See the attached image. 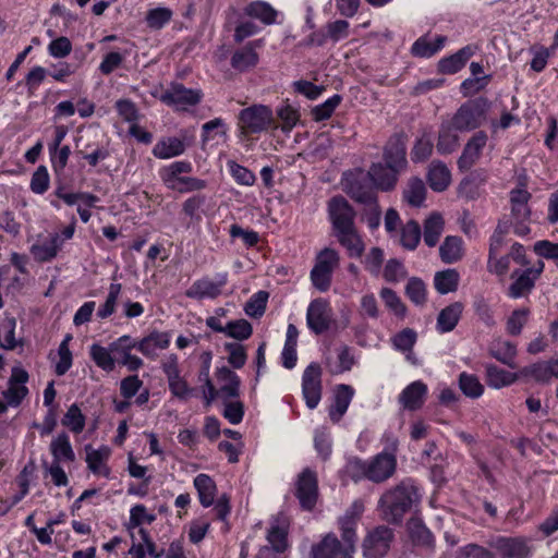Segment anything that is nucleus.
Returning <instances> with one entry per match:
<instances>
[{
  "mask_svg": "<svg viewBox=\"0 0 558 558\" xmlns=\"http://www.w3.org/2000/svg\"><path fill=\"white\" fill-rule=\"evenodd\" d=\"M331 308L327 300H313L306 313V323L308 328L316 335H322L330 328Z\"/></svg>",
  "mask_w": 558,
  "mask_h": 558,
  "instance_id": "4468645a",
  "label": "nucleus"
},
{
  "mask_svg": "<svg viewBox=\"0 0 558 558\" xmlns=\"http://www.w3.org/2000/svg\"><path fill=\"white\" fill-rule=\"evenodd\" d=\"M364 511V504L361 500H355L344 515L339 519V525L341 533L357 541L356 525L360 517Z\"/></svg>",
  "mask_w": 558,
  "mask_h": 558,
  "instance_id": "473e14b6",
  "label": "nucleus"
},
{
  "mask_svg": "<svg viewBox=\"0 0 558 558\" xmlns=\"http://www.w3.org/2000/svg\"><path fill=\"white\" fill-rule=\"evenodd\" d=\"M385 165L403 172L408 168L407 143L402 134L392 135L384 147Z\"/></svg>",
  "mask_w": 558,
  "mask_h": 558,
  "instance_id": "2eb2a0df",
  "label": "nucleus"
},
{
  "mask_svg": "<svg viewBox=\"0 0 558 558\" xmlns=\"http://www.w3.org/2000/svg\"><path fill=\"white\" fill-rule=\"evenodd\" d=\"M489 355L496 359L498 362L511 367L515 368L517 364L514 362L517 356V347L510 341L507 340H494L488 349Z\"/></svg>",
  "mask_w": 558,
  "mask_h": 558,
  "instance_id": "2f4dec72",
  "label": "nucleus"
},
{
  "mask_svg": "<svg viewBox=\"0 0 558 558\" xmlns=\"http://www.w3.org/2000/svg\"><path fill=\"white\" fill-rule=\"evenodd\" d=\"M227 282V272L217 274L214 279L206 276L194 281L185 294L195 300L216 299L221 294Z\"/></svg>",
  "mask_w": 558,
  "mask_h": 558,
  "instance_id": "9b49d317",
  "label": "nucleus"
},
{
  "mask_svg": "<svg viewBox=\"0 0 558 558\" xmlns=\"http://www.w3.org/2000/svg\"><path fill=\"white\" fill-rule=\"evenodd\" d=\"M487 140V134L484 131H478L468 141L458 160L460 169H470L475 163L482 149L486 146Z\"/></svg>",
  "mask_w": 558,
  "mask_h": 558,
  "instance_id": "aec40b11",
  "label": "nucleus"
},
{
  "mask_svg": "<svg viewBox=\"0 0 558 558\" xmlns=\"http://www.w3.org/2000/svg\"><path fill=\"white\" fill-rule=\"evenodd\" d=\"M521 377H532L539 384H549L553 375L549 361L536 362L520 369Z\"/></svg>",
  "mask_w": 558,
  "mask_h": 558,
  "instance_id": "37998d69",
  "label": "nucleus"
},
{
  "mask_svg": "<svg viewBox=\"0 0 558 558\" xmlns=\"http://www.w3.org/2000/svg\"><path fill=\"white\" fill-rule=\"evenodd\" d=\"M434 144L432 138L424 134L417 138L411 150V159L413 162H422L429 158L433 153Z\"/></svg>",
  "mask_w": 558,
  "mask_h": 558,
  "instance_id": "13d9d810",
  "label": "nucleus"
},
{
  "mask_svg": "<svg viewBox=\"0 0 558 558\" xmlns=\"http://www.w3.org/2000/svg\"><path fill=\"white\" fill-rule=\"evenodd\" d=\"M267 546L259 549L257 558H272L274 554H281L288 547L287 531L279 525H271L267 533Z\"/></svg>",
  "mask_w": 558,
  "mask_h": 558,
  "instance_id": "4be33fe9",
  "label": "nucleus"
},
{
  "mask_svg": "<svg viewBox=\"0 0 558 558\" xmlns=\"http://www.w3.org/2000/svg\"><path fill=\"white\" fill-rule=\"evenodd\" d=\"M460 275L456 269L437 271L434 276V287L440 294H448L458 289Z\"/></svg>",
  "mask_w": 558,
  "mask_h": 558,
  "instance_id": "58836bf2",
  "label": "nucleus"
},
{
  "mask_svg": "<svg viewBox=\"0 0 558 558\" xmlns=\"http://www.w3.org/2000/svg\"><path fill=\"white\" fill-rule=\"evenodd\" d=\"M354 396V389L350 385H338L332 403L329 408V417L333 423H338L345 414Z\"/></svg>",
  "mask_w": 558,
  "mask_h": 558,
  "instance_id": "412c9836",
  "label": "nucleus"
},
{
  "mask_svg": "<svg viewBox=\"0 0 558 558\" xmlns=\"http://www.w3.org/2000/svg\"><path fill=\"white\" fill-rule=\"evenodd\" d=\"M343 190L353 201L363 205L375 204L377 201L375 186L362 170L344 179Z\"/></svg>",
  "mask_w": 558,
  "mask_h": 558,
  "instance_id": "1a4fd4ad",
  "label": "nucleus"
},
{
  "mask_svg": "<svg viewBox=\"0 0 558 558\" xmlns=\"http://www.w3.org/2000/svg\"><path fill=\"white\" fill-rule=\"evenodd\" d=\"M395 538L392 529L378 525L369 531L363 539L362 548L365 558H383L390 549Z\"/></svg>",
  "mask_w": 558,
  "mask_h": 558,
  "instance_id": "6e6552de",
  "label": "nucleus"
},
{
  "mask_svg": "<svg viewBox=\"0 0 558 558\" xmlns=\"http://www.w3.org/2000/svg\"><path fill=\"white\" fill-rule=\"evenodd\" d=\"M463 241L459 236L449 235L439 247V255L444 263L453 264L463 256Z\"/></svg>",
  "mask_w": 558,
  "mask_h": 558,
  "instance_id": "e433bc0d",
  "label": "nucleus"
},
{
  "mask_svg": "<svg viewBox=\"0 0 558 558\" xmlns=\"http://www.w3.org/2000/svg\"><path fill=\"white\" fill-rule=\"evenodd\" d=\"M463 304L461 302H453L442 308L436 320V329L439 333H447L452 331L458 325L462 313Z\"/></svg>",
  "mask_w": 558,
  "mask_h": 558,
  "instance_id": "c85d7f7f",
  "label": "nucleus"
},
{
  "mask_svg": "<svg viewBox=\"0 0 558 558\" xmlns=\"http://www.w3.org/2000/svg\"><path fill=\"white\" fill-rule=\"evenodd\" d=\"M356 539L341 533V539L336 534H326L311 548V558H353Z\"/></svg>",
  "mask_w": 558,
  "mask_h": 558,
  "instance_id": "20e7f679",
  "label": "nucleus"
},
{
  "mask_svg": "<svg viewBox=\"0 0 558 558\" xmlns=\"http://www.w3.org/2000/svg\"><path fill=\"white\" fill-rule=\"evenodd\" d=\"M530 311L527 308L514 310L507 320V332L511 336L521 333L523 326L527 322Z\"/></svg>",
  "mask_w": 558,
  "mask_h": 558,
  "instance_id": "0e129e2a",
  "label": "nucleus"
},
{
  "mask_svg": "<svg viewBox=\"0 0 558 558\" xmlns=\"http://www.w3.org/2000/svg\"><path fill=\"white\" fill-rule=\"evenodd\" d=\"M302 393L306 405L315 409L322 399V368L318 363H311L302 376Z\"/></svg>",
  "mask_w": 558,
  "mask_h": 558,
  "instance_id": "f8f14e48",
  "label": "nucleus"
},
{
  "mask_svg": "<svg viewBox=\"0 0 558 558\" xmlns=\"http://www.w3.org/2000/svg\"><path fill=\"white\" fill-rule=\"evenodd\" d=\"M207 186L205 180L193 178V177H183L181 179H177L174 183L169 184L167 187L179 193H189L194 191H201Z\"/></svg>",
  "mask_w": 558,
  "mask_h": 558,
  "instance_id": "680f3d73",
  "label": "nucleus"
},
{
  "mask_svg": "<svg viewBox=\"0 0 558 558\" xmlns=\"http://www.w3.org/2000/svg\"><path fill=\"white\" fill-rule=\"evenodd\" d=\"M494 547L499 558H531L533 554L531 539L524 536H500L495 541Z\"/></svg>",
  "mask_w": 558,
  "mask_h": 558,
  "instance_id": "ddd939ff",
  "label": "nucleus"
},
{
  "mask_svg": "<svg viewBox=\"0 0 558 558\" xmlns=\"http://www.w3.org/2000/svg\"><path fill=\"white\" fill-rule=\"evenodd\" d=\"M426 196V187L422 179L413 177L408 181L403 191V198L413 207L423 205Z\"/></svg>",
  "mask_w": 558,
  "mask_h": 558,
  "instance_id": "79ce46f5",
  "label": "nucleus"
},
{
  "mask_svg": "<svg viewBox=\"0 0 558 558\" xmlns=\"http://www.w3.org/2000/svg\"><path fill=\"white\" fill-rule=\"evenodd\" d=\"M277 116L282 121V131L290 132L300 119L299 111L289 104H283L277 110Z\"/></svg>",
  "mask_w": 558,
  "mask_h": 558,
  "instance_id": "69168bd1",
  "label": "nucleus"
},
{
  "mask_svg": "<svg viewBox=\"0 0 558 558\" xmlns=\"http://www.w3.org/2000/svg\"><path fill=\"white\" fill-rule=\"evenodd\" d=\"M244 15L257 20L264 25H272L277 22L279 12L268 2L256 0L246 4L243 9Z\"/></svg>",
  "mask_w": 558,
  "mask_h": 558,
  "instance_id": "bb28decb",
  "label": "nucleus"
},
{
  "mask_svg": "<svg viewBox=\"0 0 558 558\" xmlns=\"http://www.w3.org/2000/svg\"><path fill=\"white\" fill-rule=\"evenodd\" d=\"M404 292L409 300L416 306L425 305L427 301V288L421 278H410L405 284Z\"/></svg>",
  "mask_w": 558,
  "mask_h": 558,
  "instance_id": "c03bdc74",
  "label": "nucleus"
},
{
  "mask_svg": "<svg viewBox=\"0 0 558 558\" xmlns=\"http://www.w3.org/2000/svg\"><path fill=\"white\" fill-rule=\"evenodd\" d=\"M485 179L486 178L483 173H470L460 183L461 194L466 198L473 199L477 194L476 189L485 181Z\"/></svg>",
  "mask_w": 558,
  "mask_h": 558,
  "instance_id": "338daca9",
  "label": "nucleus"
},
{
  "mask_svg": "<svg viewBox=\"0 0 558 558\" xmlns=\"http://www.w3.org/2000/svg\"><path fill=\"white\" fill-rule=\"evenodd\" d=\"M274 124L272 110L265 105H252L238 116V126L242 135L259 134Z\"/></svg>",
  "mask_w": 558,
  "mask_h": 558,
  "instance_id": "39448f33",
  "label": "nucleus"
},
{
  "mask_svg": "<svg viewBox=\"0 0 558 558\" xmlns=\"http://www.w3.org/2000/svg\"><path fill=\"white\" fill-rule=\"evenodd\" d=\"M386 307L397 317L403 319L407 315V306L400 296L390 288H383L379 292Z\"/></svg>",
  "mask_w": 558,
  "mask_h": 558,
  "instance_id": "8fccbe9b",
  "label": "nucleus"
},
{
  "mask_svg": "<svg viewBox=\"0 0 558 558\" xmlns=\"http://www.w3.org/2000/svg\"><path fill=\"white\" fill-rule=\"evenodd\" d=\"M451 181V173L447 166L441 161H433L427 172V182L435 192L445 191Z\"/></svg>",
  "mask_w": 558,
  "mask_h": 558,
  "instance_id": "7c9ffc66",
  "label": "nucleus"
},
{
  "mask_svg": "<svg viewBox=\"0 0 558 558\" xmlns=\"http://www.w3.org/2000/svg\"><path fill=\"white\" fill-rule=\"evenodd\" d=\"M327 213L331 234L345 248L349 257L360 258L365 251V244L355 226L354 208L343 196L337 195L328 201Z\"/></svg>",
  "mask_w": 558,
  "mask_h": 558,
  "instance_id": "f257e3e1",
  "label": "nucleus"
},
{
  "mask_svg": "<svg viewBox=\"0 0 558 558\" xmlns=\"http://www.w3.org/2000/svg\"><path fill=\"white\" fill-rule=\"evenodd\" d=\"M111 352V348L107 349L96 343L90 347L92 360L105 372H112L114 369L116 363Z\"/></svg>",
  "mask_w": 558,
  "mask_h": 558,
  "instance_id": "603ef678",
  "label": "nucleus"
},
{
  "mask_svg": "<svg viewBox=\"0 0 558 558\" xmlns=\"http://www.w3.org/2000/svg\"><path fill=\"white\" fill-rule=\"evenodd\" d=\"M397 458L393 453L380 452L368 460V480L373 483H383L396 472Z\"/></svg>",
  "mask_w": 558,
  "mask_h": 558,
  "instance_id": "dca6fc26",
  "label": "nucleus"
},
{
  "mask_svg": "<svg viewBox=\"0 0 558 558\" xmlns=\"http://www.w3.org/2000/svg\"><path fill=\"white\" fill-rule=\"evenodd\" d=\"M485 375L487 385L494 389L508 387L521 378L520 371L518 373H511L495 364H487L485 366Z\"/></svg>",
  "mask_w": 558,
  "mask_h": 558,
  "instance_id": "c756f323",
  "label": "nucleus"
},
{
  "mask_svg": "<svg viewBox=\"0 0 558 558\" xmlns=\"http://www.w3.org/2000/svg\"><path fill=\"white\" fill-rule=\"evenodd\" d=\"M194 486L197 490L199 502L203 507L207 508L214 505L216 484L214 480L207 474H198L194 478Z\"/></svg>",
  "mask_w": 558,
  "mask_h": 558,
  "instance_id": "4c0bfd02",
  "label": "nucleus"
},
{
  "mask_svg": "<svg viewBox=\"0 0 558 558\" xmlns=\"http://www.w3.org/2000/svg\"><path fill=\"white\" fill-rule=\"evenodd\" d=\"M295 496L302 509L311 511L318 497V481L314 471L306 468L298 476Z\"/></svg>",
  "mask_w": 558,
  "mask_h": 558,
  "instance_id": "9d476101",
  "label": "nucleus"
},
{
  "mask_svg": "<svg viewBox=\"0 0 558 558\" xmlns=\"http://www.w3.org/2000/svg\"><path fill=\"white\" fill-rule=\"evenodd\" d=\"M170 333L162 331H151L137 343V350L146 357L151 360L157 357V350H165L170 344Z\"/></svg>",
  "mask_w": 558,
  "mask_h": 558,
  "instance_id": "393cba45",
  "label": "nucleus"
},
{
  "mask_svg": "<svg viewBox=\"0 0 558 558\" xmlns=\"http://www.w3.org/2000/svg\"><path fill=\"white\" fill-rule=\"evenodd\" d=\"M173 12L168 8H156L147 12L145 21L149 28L160 29L172 19Z\"/></svg>",
  "mask_w": 558,
  "mask_h": 558,
  "instance_id": "bf43d9fd",
  "label": "nucleus"
},
{
  "mask_svg": "<svg viewBox=\"0 0 558 558\" xmlns=\"http://www.w3.org/2000/svg\"><path fill=\"white\" fill-rule=\"evenodd\" d=\"M476 46L466 45L459 49L456 53L442 58L438 62V70L444 74H454L459 72L468 62V60L474 56Z\"/></svg>",
  "mask_w": 558,
  "mask_h": 558,
  "instance_id": "b1692460",
  "label": "nucleus"
},
{
  "mask_svg": "<svg viewBox=\"0 0 558 558\" xmlns=\"http://www.w3.org/2000/svg\"><path fill=\"white\" fill-rule=\"evenodd\" d=\"M263 45V39H255L235 50L230 60L231 66L238 72H246L255 68L259 61L256 49L262 48Z\"/></svg>",
  "mask_w": 558,
  "mask_h": 558,
  "instance_id": "a211bd4d",
  "label": "nucleus"
},
{
  "mask_svg": "<svg viewBox=\"0 0 558 558\" xmlns=\"http://www.w3.org/2000/svg\"><path fill=\"white\" fill-rule=\"evenodd\" d=\"M269 294L266 291L254 293L244 305V312L247 316L259 318L264 315Z\"/></svg>",
  "mask_w": 558,
  "mask_h": 558,
  "instance_id": "3c124183",
  "label": "nucleus"
},
{
  "mask_svg": "<svg viewBox=\"0 0 558 558\" xmlns=\"http://www.w3.org/2000/svg\"><path fill=\"white\" fill-rule=\"evenodd\" d=\"M511 278L514 281L508 289V295L512 299H519L530 293L536 281L526 270L521 274L515 270L512 272Z\"/></svg>",
  "mask_w": 558,
  "mask_h": 558,
  "instance_id": "c9c22d12",
  "label": "nucleus"
},
{
  "mask_svg": "<svg viewBox=\"0 0 558 558\" xmlns=\"http://www.w3.org/2000/svg\"><path fill=\"white\" fill-rule=\"evenodd\" d=\"M511 216L514 221V233L519 236L526 235L530 232L526 222L531 216L527 203L511 206Z\"/></svg>",
  "mask_w": 558,
  "mask_h": 558,
  "instance_id": "49530a36",
  "label": "nucleus"
},
{
  "mask_svg": "<svg viewBox=\"0 0 558 558\" xmlns=\"http://www.w3.org/2000/svg\"><path fill=\"white\" fill-rule=\"evenodd\" d=\"M421 240V227L414 221L410 220L402 228L401 244L404 248L413 251L416 248Z\"/></svg>",
  "mask_w": 558,
  "mask_h": 558,
  "instance_id": "5fc2aeb1",
  "label": "nucleus"
},
{
  "mask_svg": "<svg viewBox=\"0 0 558 558\" xmlns=\"http://www.w3.org/2000/svg\"><path fill=\"white\" fill-rule=\"evenodd\" d=\"M158 98L175 110L185 111L201 102L203 93L201 89L186 88L181 83H172Z\"/></svg>",
  "mask_w": 558,
  "mask_h": 558,
  "instance_id": "0eeeda50",
  "label": "nucleus"
},
{
  "mask_svg": "<svg viewBox=\"0 0 558 558\" xmlns=\"http://www.w3.org/2000/svg\"><path fill=\"white\" fill-rule=\"evenodd\" d=\"M459 387L463 395L471 399L480 398L484 392V386L480 383L478 378L465 372L459 376Z\"/></svg>",
  "mask_w": 558,
  "mask_h": 558,
  "instance_id": "09e8293b",
  "label": "nucleus"
},
{
  "mask_svg": "<svg viewBox=\"0 0 558 558\" xmlns=\"http://www.w3.org/2000/svg\"><path fill=\"white\" fill-rule=\"evenodd\" d=\"M473 308L477 317L488 327L495 326L496 322L494 318V313L487 302V300L478 295L473 301Z\"/></svg>",
  "mask_w": 558,
  "mask_h": 558,
  "instance_id": "774afa93",
  "label": "nucleus"
},
{
  "mask_svg": "<svg viewBox=\"0 0 558 558\" xmlns=\"http://www.w3.org/2000/svg\"><path fill=\"white\" fill-rule=\"evenodd\" d=\"M50 451L53 457L52 462H72L75 453L70 442V438L65 433L58 435L50 444Z\"/></svg>",
  "mask_w": 558,
  "mask_h": 558,
  "instance_id": "f704fd0d",
  "label": "nucleus"
},
{
  "mask_svg": "<svg viewBox=\"0 0 558 558\" xmlns=\"http://www.w3.org/2000/svg\"><path fill=\"white\" fill-rule=\"evenodd\" d=\"M184 151L185 144L174 136L158 141L153 148V155L158 159H170L182 155Z\"/></svg>",
  "mask_w": 558,
  "mask_h": 558,
  "instance_id": "72a5a7b5",
  "label": "nucleus"
},
{
  "mask_svg": "<svg viewBox=\"0 0 558 558\" xmlns=\"http://www.w3.org/2000/svg\"><path fill=\"white\" fill-rule=\"evenodd\" d=\"M490 109V101L485 97L469 99L463 102L451 119L454 131L470 132L482 126Z\"/></svg>",
  "mask_w": 558,
  "mask_h": 558,
  "instance_id": "7ed1b4c3",
  "label": "nucleus"
},
{
  "mask_svg": "<svg viewBox=\"0 0 558 558\" xmlns=\"http://www.w3.org/2000/svg\"><path fill=\"white\" fill-rule=\"evenodd\" d=\"M402 172L381 162H373L367 170V178L375 189L383 192L392 191Z\"/></svg>",
  "mask_w": 558,
  "mask_h": 558,
  "instance_id": "f3484780",
  "label": "nucleus"
},
{
  "mask_svg": "<svg viewBox=\"0 0 558 558\" xmlns=\"http://www.w3.org/2000/svg\"><path fill=\"white\" fill-rule=\"evenodd\" d=\"M62 424L71 432L80 434L85 427V416L82 414L77 404H72L62 418Z\"/></svg>",
  "mask_w": 558,
  "mask_h": 558,
  "instance_id": "6e6d98bb",
  "label": "nucleus"
},
{
  "mask_svg": "<svg viewBox=\"0 0 558 558\" xmlns=\"http://www.w3.org/2000/svg\"><path fill=\"white\" fill-rule=\"evenodd\" d=\"M341 100L342 97L336 94L328 98L323 104L315 106L311 111L313 120L316 122H320L329 119L332 116L336 108L340 105Z\"/></svg>",
  "mask_w": 558,
  "mask_h": 558,
  "instance_id": "864d4df0",
  "label": "nucleus"
},
{
  "mask_svg": "<svg viewBox=\"0 0 558 558\" xmlns=\"http://www.w3.org/2000/svg\"><path fill=\"white\" fill-rule=\"evenodd\" d=\"M408 530L412 542L417 546L430 548L434 546V536L432 532L423 524L420 519H411L408 523Z\"/></svg>",
  "mask_w": 558,
  "mask_h": 558,
  "instance_id": "a19ab883",
  "label": "nucleus"
},
{
  "mask_svg": "<svg viewBox=\"0 0 558 558\" xmlns=\"http://www.w3.org/2000/svg\"><path fill=\"white\" fill-rule=\"evenodd\" d=\"M253 333V327L246 319L231 320L226 325V335L239 341L248 339Z\"/></svg>",
  "mask_w": 558,
  "mask_h": 558,
  "instance_id": "4d7b16f0",
  "label": "nucleus"
},
{
  "mask_svg": "<svg viewBox=\"0 0 558 558\" xmlns=\"http://www.w3.org/2000/svg\"><path fill=\"white\" fill-rule=\"evenodd\" d=\"M444 219L440 214H432L424 222V242L427 246L434 247L444 231Z\"/></svg>",
  "mask_w": 558,
  "mask_h": 558,
  "instance_id": "ea45409f",
  "label": "nucleus"
},
{
  "mask_svg": "<svg viewBox=\"0 0 558 558\" xmlns=\"http://www.w3.org/2000/svg\"><path fill=\"white\" fill-rule=\"evenodd\" d=\"M217 380L221 384L220 397L223 400L234 399L240 396V377L227 366L219 367L216 372Z\"/></svg>",
  "mask_w": 558,
  "mask_h": 558,
  "instance_id": "a878e982",
  "label": "nucleus"
},
{
  "mask_svg": "<svg viewBox=\"0 0 558 558\" xmlns=\"http://www.w3.org/2000/svg\"><path fill=\"white\" fill-rule=\"evenodd\" d=\"M427 392V385L422 380H415L401 391L398 397V401L403 409L409 411H416L424 405Z\"/></svg>",
  "mask_w": 558,
  "mask_h": 558,
  "instance_id": "6ab92c4d",
  "label": "nucleus"
},
{
  "mask_svg": "<svg viewBox=\"0 0 558 558\" xmlns=\"http://www.w3.org/2000/svg\"><path fill=\"white\" fill-rule=\"evenodd\" d=\"M122 286L120 283H111L106 302L98 308L97 316L105 319L114 313L117 300L121 292Z\"/></svg>",
  "mask_w": 558,
  "mask_h": 558,
  "instance_id": "e2e57ef3",
  "label": "nucleus"
},
{
  "mask_svg": "<svg viewBox=\"0 0 558 558\" xmlns=\"http://www.w3.org/2000/svg\"><path fill=\"white\" fill-rule=\"evenodd\" d=\"M192 171V165L189 161H174L169 166L160 169L159 175L166 186L174 183L177 179H181L180 174L190 173Z\"/></svg>",
  "mask_w": 558,
  "mask_h": 558,
  "instance_id": "de8ad7c7",
  "label": "nucleus"
},
{
  "mask_svg": "<svg viewBox=\"0 0 558 558\" xmlns=\"http://www.w3.org/2000/svg\"><path fill=\"white\" fill-rule=\"evenodd\" d=\"M314 447L323 460H328L331 451L332 444L330 434L326 428H317L314 435Z\"/></svg>",
  "mask_w": 558,
  "mask_h": 558,
  "instance_id": "052dcab7",
  "label": "nucleus"
},
{
  "mask_svg": "<svg viewBox=\"0 0 558 558\" xmlns=\"http://www.w3.org/2000/svg\"><path fill=\"white\" fill-rule=\"evenodd\" d=\"M420 502L417 488L411 480H404L383 494L378 501L383 518L399 523L413 506Z\"/></svg>",
  "mask_w": 558,
  "mask_h": 558,
  "instance_id": "f03ea898",
  "label": "nucleus"
},
{
  "mask_svg": "<svg viewBox=\"0 0 558 558\" xmlns=\"http://www.w3.org/2000/svg\"><path fill=\"white\" fill-rule=\"evenodd\" d=\"M339 253L333 248L325 247L317 254L315 265L311 270V281L319 292L329 290L332 274L339 266Z\"/></svg>",
  "mask_w": 558,
  "mask_h": 558,
  "instance_id": "423d86ee",
  "label": "nucleus"
},
{
  "mask_svg": "<svg viewBox=\"0 0 558 558\" xmlns=\"http://www.w3.org/2000/svg\"><path fill=\"white\" fill-rule=\"evenodd\" d=\"M63 240L60 234L53 233L44 241H37L31 246V254L37 262L44 263L53 259L61 250Z\"/></svg>",
  "mask_w": 558,
  "mask_h": 558,
  "instance_id": "5701e85b",
  "label": "nucleus"
},
{
  "mask_svg": "<svg viewBox=\"0 0 558 558\" xmlns=\"http://www.w3.org/2000/svg\"><path fill=\"white\" fill-rule=\"evenodd\" d=\"M86 463L88 469L98 475L109 477L110 468L107 465V461L110 457L111 450L107 446H102L99 449H93L92 446H86Z\"/></svg>",
  "mask_w": 558,
  "mask_h": 558,
  "instance_id": "cd10ccee",
  "label": "nucleus"
},
{
  "mask_svg": "<svg viewBox=\"0 0 558 558\" xmlns=\"http://www.w3.org/2000/svg\"><path fill=\"white\" fill-rule=\"evenodd\" d=\"M448 125H441L440 128L436 148L441 155L451 154L459 146V136Z\"/></svg>",
  "mask_w": 558,
  "mask_h": 558,
  "instance_id": "a18cd8bd",
  "label": "nucleus"
}]
</instances>
